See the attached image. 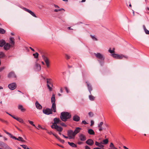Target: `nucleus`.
<instances>
[{
    "mask_svg": "<svg viewBox=\"0 0 149 149\" xmlns=\"http://www.w3.org/2000/svg\"><path fill=\"white\" fill-rule=\"evenodd\" d=\"M54 122L52 123L51 127L53 129L56 130L58 132H62L63 128L61 127L58 126L57 124L61 122V120L58 118H55L54 119Z\"/></svg>",
    "mask_w": 149,
    "mask_h": 149,
    "instance_id": "nucleus-1",
    "label": "nucleus"
},
{
    "mask_svg": "<svg viewBox=\"0 0 149 149\" xmlns=\"http://www.w3.org/2000/svg\"><path fill=\"white\" fill-rule=\"evenodd\" d=\"M72 117L71 114L67 112H63L61 113L60 118L61 120L64 121L66 122L68 119Z\"/></svg>",
    "mask_w": 149,
    "mask_h": 149,
    "instance_id": "nucleus-2",
    "label": "nucleus"
},
{
    "mask_svg": "<svg viewBox=\"0 0 149 149\" xmlns=\"http://www.w3.org/2000/svg\"><path fill=\"white\" fill-rule=\"evenodd\" d=\"M96 57L100 60H98L101 66H102L104 64V57L100 53H94Z\"/></svg>",
    "mask_w": 149,
    "mask_h": 149,
    "instance_id": "nucleus-3",
    "label": "nucleus"
},
{
    "mask_svg": "<svg viewBox=\"0 0 149 149\" xmlns=\"http://www.w3.org/2000/svg\"><path fill=\"white\" fill-rule=\"evenodd\" d=\"M67 135L70 139L74 138L75 136L73 130H71L67 131Z\"/></svg>",
    "mask_w": 149,
    "mask_h": 149,
    "instance_id": "nucleus-4",
    "label": "nucleus"
},
{
    "mask_svg": "<svg viewBox=\"0 0 149 149\" xmlns=\"http://www.w3.org/2000/svg\"><path fill=\"white\" fill-rule=\"evenodd\" d=\"M42 58L45 62L47 68L49 67L50 61L49 58L45 55L42 56Z\"/></svg>",
    "mask_w": 149,
    "mask_h": 149,
    "instance_id": "nucleus-5",
    "label": "nucleus"
},
{
    "mask_svg": "<svg viewBox=\"0 0 149 149\" xmlns=\"http://www.w3.org/2000/svg\"><path fill=\"white\" fill-rule=\"evenodd\" d=\"M42 111L44 113L47 115L52 113V109H51L48 108H46V109H43Z\"/></svg>",
    "mask_w": 149,
    "mask_h": 149,
    "instance_id": "nucleus-6",
    "label": "nucleus"
},
{
    "mask_svg": "<svg viewBox=\"0 0 149 149\" xmlns=\"http://www.w3.org/2000/svg\"><path fill=\"white\" fill-rule=\"evenodd\" d=\"M8 87L10 89L13 90L16 88L17 86L15 83H13L9 84Z\"/></svg>",
    "mask_w": 149,
    "mask_h": 149,
    "instance_id": "nucleus-7",
    "label": "nucleus"
},
{
    "mask_svg": "<svg viewBox=\"0 0 149 149\" xmlns=\"http://www.w3.org/2000/svg\"><path fill=\"white\" fill-rule=\"evenodd\" d=\"M86 84L88 90L90 94L91 93V91L92 90L93 88L92 86L90 84L88 83L87 81H86Z\"/></svg>",
    "mask_w": 149,
    "mask_h": 149,
    "instance_id": "nucleus-8",
    "label": "nucleus"
},
{
    "mask_svg": "<svg viewBox=\"0 0 149 149\" xmlns=\"http://www.w3.org/2000/svg\"><path fill=\"white\" fill-rule=\"evenodd\" d=\"M86 143L87 144L90 146H92L94 144L93 140L91 139H89L87 140L86 141Z\"/></svg>",
    "mask_w": 149,
    "mask_h": 149,
    "instance_id": "nucleus-9",
    "label": "nucleus"
},
{
    "mask_svg": "<svg viewBox=\"0 0 149 149\" xmlns=\"http://www.w3.org/2000/svg\"><path fill=\"white\" fill-rule=\"evenodd\" d=\"M11 47V45L8 43H6L4 46L3 48L5 50L7 51L9 50Z\"/></svg>",
    "mask_w": 149,
    "mask_h": 149,
    "instance_id": "nucleus-10",
    "label": "nucleus"
},
{
    "mask_svg": "<svg viewBox=\"0 0 149 149\" xmlns=\"http://www.w3.org/2000/svg\"><path fill=\"white\" fill-rule=\"evenodd\" d=\"M35 105L36 108L38 109L41 110L42 109V106L40 104H39L37 101L36 102Z\"/></svg>",
    "mask_w": 149,
    "mask_h": 149,
    "instance_id": "nucleus-11",
    "label": "nucleus"
},
{
    "mask_svg": "<svg viewBox=\"0 0 149 149\" xmlns=\"http://www.w3.org/2000/svg\"><path fill=\"white\" fill-rule=\"evenodd\" d=\"M16 75L14 72H10L8 75V77L9 78L11 77L16 78Z\"/></svg>",
    "mask_w": 149,
    "mask_h": 149,
    "instance_id": "nucleus-12",
    "label": "nucleus"
},
{
    "mask_svg": "<svg viewBox=\"0 0 149 149\" xmlns=\"http://www.w3.org/2000/svg\"><path fill=\"white\" fill-rule=\"evenodd\" d=\"M79 136L80 140L81 141H85L86 139V136L83 134H80Z\"/></svg>",
    "mask_w": 149,
    "mask_h": 149,
    "instance_id": "nucleus-13",
    "label": "nucleus"
},
{
    "mask_svg": "<svg viewBox=\"0 0 149 149\" xmlns=\"http://www.w3.org/2000/svg\"><path fill=\"white\" fill-rule=\"evenodd\" d=\"M73 120L75 121L78 122L79 121L80 119L79 116L77 115H75L73 117Z\"/></svg>",
    "mask_w": 149,
    "mask_h": 149,
    "instance_id": "nucleus-14",
    "label": "nucleus"
},
{
    "mask_svg": "<svg viewBox=\"0 0 149 149\" xmlns=\"http://www.w3.org/2000/svg\"><path fill=\"white\" fill-rule=\"evenodd\" d=\"M95 145L98 147L101 148H103L104 147V146L102 145V142L99 143L97 141H95Z\"/></svg>",
    "mask_w": 149,
    "mask_h": 149,
    "instance_id": "nucleus-15",
    "label": "nucleus"
},
{
    "mask_svg": "<svg viewBox=\"0 0 149 149\" xmlns=\"http://www.w3.org/2000/svg\"><path fill=\"white\" fill-rule=\"evenodd\" d=\"M41 69V67L40 65L36 63V70L37 71H39Z\"/></svg>",
    "mask_w": 149,
    "mask_h": 149,
    "instance_id": "nucleus-16",
    "label": "nucleus"
},
{
    "mask_svg": "<svg viewBox=\"0 0 149 149\" xmlns=\"http://www.w3.org/2000/svg\"><path fill=\"white\" fill-rule=\"evenodd\" d=\"M81 128L79 127H77L76 128L74 132H73L75 136L76 134L79 133L80 130H81Z\"/></svg>",
    "mask_w": 149,
    "mask_h": 149,
    "instance_id": "nucleus-17",
    "label": "nucleus"
},
{
    "mask_svg": "<svg viewBox=\"0 0 149 149\" xmlns=\"http://www.w3.org/2000/svg\"><path fill=\"white\" fill-rule=\"evenodd\" d=\"M5 40L3 39L0 40V47H3L6 44Z\"/></svg>",
    "mask_w": 149,
    "mask_h": 149,
    "instance_id": "nucleus-18",
    "label": "nucleus"
},
{
    "mask_svg": "<svg viewBox=\"0 0 149 149\" xmlns=\"http://www.w3.org/2000/svg\"><path fill=\"white\" fill-rule=\"evenodd\" d=\"M18 109L22 112L25 111L26 110V109L24 108L23 106L21 105H19L18 106Z\"/></svg>",
    "mask_w": 149,
    "mask_h": 149,
    "instance_id": "nucleus-19",
    "label": "nucleus"
},
{
    "mask_svg": "<svg viewBox=\"0 0 149 149\" xmlns=\"http://www.w3.org/2000/svg\"><path fill=\"white\" fill-rule=\"evenodd\" d=\"M13 118L17 120V121H18L20 123H23V120L20 118H18L17 117H15V116H14Z\"/></svg>",
    "mask_w": 149,
    "mask_h": 149,
    "instance_id": "nucleus-20",
    "label": "nucleus"
},
{
    "mask_svg": "<svg viewBox=\"0 0 149 149\" xmlns=\"http://www.w3.org/2000/svg\"><path fill=\"white\" fill-rule=\"evenodd\" d=\"M47 84H49L53 86V84L52 83V79H47Z\"/></svg>",
    "mask_w": 149,
    "mask_h": 149,
    "instance_id": "nucleus-21",
    "label": "nucleus"
},
{
    "mask_svg": "<svg viewBox=\"0 0 149 149\" xmlns=\"http://www.w3.org/2000/svg\"><path fill=\"white\" fill-rule=\"evenodd\" d=\"M51 102L52 103H55V95L54 94H53L51 98Z\"/></svg>",
    "mask_w": 149,
    "mask_h": 149,
    "instance_id": "nucleus-22",
    "label": "nucleus"
},
{
    "mask_svg": "<svg viewBox=\"0 0 149 149\" xmlns=\"http://www.w3.org/2000/svg\"><path fill=\"white\" fill-rule=\"evenodd\" d=\"M143 27L145 33L146 34H149V31L146 29L145 25H143Z\"/></svg>",
    "mask_w": 149,
    "mask_h": 149,
    "instance_id": "nucleus-23",
    "label": "nucleus"
},
{
    "mask_svg": "<svg viewBox=\"0 0 149 149\" xmlns=\"http://www.w3.org/2000/svg\"><path fill=\"white\" fill-rule=\"evenodd\" d=\"M52 109L54 112H56V105L55 103H52Z\"/></svg>",
    "mask_w": 149,
    "mask_h": 149,
    "instance_id": "nucleus-24",
    "label": "nucleus"
},
{
    "mask_svg": "<svg viewBox=\"0 0 149 149\" xmlns=\"http://www.w3.org/2000/svg\"><path fill=\"white\" fill-rule=\"evenodd\" d=\"M68 144L71 147L73 148H76L77 147V145L74 144V143L72 142H68Z\"/></svg>",
    "mask_w": 149,
    "mask_h": 149,
    "instance_id": "nucleus-25",
    "label": "nucleus"
},
{
    "mask_svg": "<svg viewBox=\"0 0 149 149\" xmlns=\"http://www.w3.org/2000/svg\"><path fill=\"white\" fill-rule=\"evenodd\" d=\"M88 133L90 135H94L95 134L94 132L91 129H90L88 130Z\"/></svg>",
    "mask_w": 149,
    "mask_h": 149,
    "instance_id": "nucleus-26",
    "label": "nucleus"
},
{
    "mask_svg": "<svg viewBox=\"0 0 149 149\" xmlns=\"http://www.w3.org/2000/svg\"><path fill=\"white\" fill-rule=\"evenodd\" d=\"M10 43L11 44L13 45H14L15 42H14V39L13 37H11L10 38Z\"/></svg>",
    "mask_w": 149,
    "mask_h": 149,
    "instance_id": "nucleus-27",
    "label": "nucleus"
},
{
    "mask_svg": "<svg viewBox=\"0 0 149 149\" xmlns=\"http://www.w3.org/2000/svg\"><path fill=\"white\" fill-rule=\"evenodd\" d=\"M0 121L2 123H5L6 125L8 124V122L7 120H5L4 119H1L0 118Z\"/></svg>",
    "mask_w": 149,
    "mask_h": 149,
    "instance_id": "nucleus-28",
    "label": "nucleus"
},
{
    "mask_svg": "<svg viewBox=\"0 0 149 149\" xmlns=\"http://www.w3.org/2000/svg\"><path fill=\"white\" fill-rule=\"evenodd\" d=\"M28 122L31 125H32L33 126L35 127L37 129H38L35 125L33 124V121L28 120Z\"/></svg>",
    "mask_w": 149,
    "mask_h": 149,
    "instance_id": "nucleus-29",
    "label": "nucleus"
},
{
    "mask_svg": "<svg viewBox=\"0 0 149 149\" xmlns=\"http://www.w3.org/2000/svg\"><path fill=\"white\" fill-rule=\"evenodd\" d=\"M6 31L3 29L0 28V33L1 34H4L6 33Z\"/></svg>",
    "mask_w": 149,
    "mask_h": 149,
    "instance_id": "nucleus-30",
    "label": "nucleus"
},
{
    "mask_svg": "<svg viewBox=\"0 0 149 149\" xmlns=\"http://www.w3.org/2000/svg\"><path fill=\"white\" fill-rule=\"evenodd\" d=\"M19 140H17L21 141V142H26V141L24 140L23 138L20 136H19L18 138H17Z\"/></svg>",
    "mask_w": 149,
    "mask_h": 149,
    "instance_id": "nucleus-31",
    "label": "nucleus"
},
{
    "mask_svg": "<svg viewBox=\"0 0 149 149\" xmlns=\"http://www.w3.org/2000/svg\"><path fill=\"white\" fill-rule=\"evenodd\" d=\"M33 55L35 58H38V57L39 54L38 52H36L35 53L33 54Z\"/></svg>",
    "mask_w": 149,
    "mask_h": 149,
    "instance_id": "nucleus-32",
    "label": "nucleus"
},
{
    "mask_svg": "<svg viewBox=\"0 0 149 149\" xmlns=\"http://www.w3.org/2000/svg\"><path fill=\"white\" fill-rule=\"evenodd\" d=\"M5 55L4 53L3 52H0V57L1 58H3L5 57Z\"/></svg>",
    "mask_w": 149,
    "mask_h": 149,
    "instance_id": "nucleus-33",
    "label": "nucleus"
},
{
    "mask_svg": "<svg viewBox=\"0 0 149 149\" xmlns=\"http://www.w3.org/2000/svg\"><path fill=\"white\" fill-rule=\"evenodd\" d=\"M108 141H109L107 139H106L104 140L103 141V142H102V143L104 144H106L108 143Z\"/></svg>",
    "mask_w": 149,
    "mask_h": 149,
    "instance_id": "nucleus-34",
    "label": "nucleus"
},
{
    "mask_svg": "<svg viewBox=\"0 0 149 149\" xmlns=\"http://www.w3.org/2000/svg\"><path fill=\"white\" fill-rule=\"evenodd\" d=\"M29 13L31 15H32L33 17H36V15L34 14V13L31 10H30L29 12Z\"/></svg>",
    "mask_w": 149,
    "mask_h": 149,
    "instance_id": "nucleus-35",
    "label": "nucleus"
},
{
    "mask_svg": "<svg viewBox=\"0 0 149 149\" xmlns=\"http://www.w3.org/2000/svg\"><path fill=\"white\" fill-rule=\"evenodd\" d=\"M115 50V49L114 48H113L112 50H111V48H110L109 50V51L110 53L113 54Z\"/></svg>",
    "mask_w": 149,
    "mask_h": 149,
    "instance_id": "nucleus-36",
    "label": "nucleus"
},
{
    "mask_svg": "<svg viewBox=\"0 0 149 149\" xmlns=\"http://www.w3.org/2000/svg\"><path fill=\"white\" fill-rule=\"evenodd\" d=\"M117 59H122L124 56L122 55H120L118 54V56H117Z\"/></svg>",
    "mask_w": 149,
    "mask_h": 149,
    "instance_id": "nucleus-37",
    "label": "nucleus"
},
{
    "mask_svg": "<svg viewBox=\"0 0 149 149\" xmlns=\"http://www.w3.org/2000/svg\"><path fill=\"white\" fill-rule=\"evenodd\" d=\"M109 147L111 148V149H114V148H115L114 145L112 142L111 143L110 145H109Z\"/></svg>",
    "mask_w": 149,
    "mask_h": 149,
    "instance_id": "nucleus-38",
    "label": "nucleus"
},
{
    "mask_svg": "<svg viewBox=\"0 0 149 149\" xmlns=\"http://www.w3.org/2000/svg\"><path fill=\"white\" fill-rule=\"evenodd\" d=\"M89 98L91 101H93L94 100L95 97L93 95H91L89 96Z\"/></svg>",
    "mask_w": 149,
    "mask_h": 149,
    "instance_id": "nucleus-39",
    "label": "nucleus"
},
{
    "mask_svg": "<svg viewBox=\"0 0 149 149\" xmlns=\"http://www.w3.org/2000/svg\"><path fill=\"white\" fill-rule=\"evenodd\" d=\"M10 136L11 138H12L13 139H14L15 140H19L17 138H16L15 136H13V135L12 134H11L10 135Z\"/></svg>",
    "mask_w": 149,
    "mask_h": 149,
    "instance_id": "nucleus-40",
    "label": "nucleus"
},
{
    "mask_svg": "<svg viewBox=\"0 0 149 149\" xmlns=\"http://www.w3.org/2000/svg\"><path fill=\"white\" fill-rule=\"evenodd\" d=\"M60 125L63 127H66L67 126V125L65 124L64 123L61 122L60 123Z\"/></svg>",
    "mask_w": 149,
    "mask_h": 149,
    "instance_id": "nucleus-41",
    "label": "nucleus"
},
{
    "mask_svg": "<svg viewBox=\"0 0 149 149\" xmlns=\"http://www.w3.org/2000/svg\"><path fill=\"white\" fill-rule=\"evenodd\" d=\"M22 9L24 10V11H25L29 13L30 10L29 9H27V8H24V7Z\"/></svg>",
    "mask_w": 149,
    "mask_h": 149,
    "instance_id": "nucleus-42",
    "label": "nucleus"
},
{
    "mask_svg": "<svg viewBox=\"0 0 149 149\" xmlns=\"http://www.w3.org/2000/svg\"><path fill=\"white\" fill-rule=\"evenodd\" d=\"M114 58H117V56L118 54H113L111 55Z\"/></svg>",
    "mask_w": 149,
    "mask_h": 149,
    "instance_id": "nucleus-43",
    "label": "nucleus"
},
{
    "mask_svg": "<svg viewBox=\"0 0 149 149\" xmlns=\"http://www.w3.org/2000/svg\"><path fill=\"white\" fill-rule=\"evenodd\" d=\"M52 135L54 136L58 140L60 138L56 134L53 133Z\"/></svg>",
    "mask_w": 149,
    "mask_h": 149,
    "instance_id": "nucleus-44",
    "label": "nucleus"
},
{
    "mask_svg": "<svg viewBox=\"0 0 149 149\" xmlns=\"http://www.w3.org/2000/svg\"><path fill=\"white\" fill-rule=\"evenodd\" d=\"M52 135L54 136L58 140L60 138L56 134L53 133Z\"/></svg>",
    "mask_w": 149,
    "mask_h": 149,
    "instance_id": "nucleus-45",
    "label": "nucleus"
},
{
    "mask_svg": "<svg viewBox=\"0 0 149 149\" xmlns=\"http://www.w3.org/2000/svg\"><path fill=\"white\" fill-rule=\"evenodd\" d=\"M52 135L54 136L58 140L60 138L56 134L53 133Z\"/></svg>",
    "mask_w": 149,
    "mask_h": 149,
    "instance_id": "nucleus-46",
    "label": "nucleus"
},
{
    "mask_svg": "<svg viewBox=\"0 0 149 149\" xmlns=\"http://www.w3.org/2000/svg\"><path fill=\"white\" fill-rule=\"evenodd\" d=\"M88 115L90 117H92L94 116L93 113L91 112H90L88 113Z\"/></svg>",
    "mask_w": 149,
    "mask_h": 149,
    "instance_id": "nucleus-47",
    "label": "nucleus"
},
{
    "mask_svg": "<svg viewBox=\"0 0 149 149\" xmlns=\"http://www.w3.org/2000/svg\"><path fill=\"white\" fill-rule=\"evenodd\" d=\"M91 37L94 40H97V39L94 36H93L92 35H90Z\"/></svg>",
    "mask_w": 149,
    "mask_h": 149,
    "instance_id": "nucleus-48",
    "label": "nucleus"
},
{
    "mask_svg": "<svg viewBox=\"0 0 149 149\" xmlns=\"http://www.w3.org/2000/svg\"><path fill=\"white\" fill-rule=\"evenodd\" d=\"M47 86L48 88L49 89L50 91H51L52 90V88L51 87L49 84H47Z\"/></svg>",
    "mask_w": 149,
    "mask_h": 149,
    "instance_id": "nucleus-49",
    "label": "nucleus"
},
{
    "mask_svg": "<svg viewBox=\"0 0 149 149\" xmlns=\"http://www.w3.org/2000/svg\"><path fill=\"white\" fill-rule=\"evenodd\" d=\"M47 86L48 88L49 89L50 91H51L52 90V88L51 87L49 84H47Z\"/></svg>",
    "mask_w": 149,
    "mask_h": 149,
    "instance_id": "nucleus-50",
    "label": "nucleus"
},
{
    "mask_svg": "<svg viewBox=\"0 0 149 149\" xmlns=\"http://www.w3.org/2000/svg\"><path fill=\"white\" fill-rule=\"evenodd\" d=\"M65 58L67 60H68V59H70V57L69 55H68L67 54H65Z\"/></svg>",
    "mask_w": 149,
    "mask_h": 149,
    "instance_id": "nucleus-51",
    "label": "nucleus"
},
{
    "mask_svg": "<svg viewBox=\"0 0 149 149\" xmlns=\"http://www.w3.org/2000/svg\"><path fill=\"white\" fill-rule=\"evenodd\" d=\"M58 140L62 143H64L65 142L64 140L61 139L60 138Z\"/></svg>",
    "mask_w": 149,
    "mask_h": 149,
    "instance_id": "nucleus-52",
    "label": "nucleus"
},
{
    "mask_svg": "<svg viewBox=\"0 0 149 149\" xmlns=\"http://www.w3.org/2000/svg\"><path fill=\"white\" fill-rule=\"evenodd\" d=\"M3 131L5 133L9 135V136H10V135L11 134L10 133H9L8 132H7L5 130H3Z\"/></svg>",
    "mask_w": 149,
    "mask_h": 149,
    "instance_id": "nucleus-53",
    "label": "nucleus"
},
{
    "mask_svg": "<svg viewBox=\"0 0 149 149\" xmlns=\"http://www.w3.org/2000/svg\"><path fill=\"white\" fill-rule=\"evenodd\" d=\"M146 13H149V7H147L146 8Z\"/></svg>",
    "mask_w": 149,
    "mask_h": 149,
    "instance_id": "nucleus-54",
    "label": "nucleus"
},
{
    "mask_svg": "<svg viewBox=\"0 0 149 149\" xmlns=\"http://www.w3.org/2000/svg\"><path fill=\"white\" fill-rule=\"evenodd\" d=\"M103 124V123L102 122H101L98 125V127H102V125Z\"/></svg>",
    "mask_w": 149,
    "mask_h": 149,
    "instance_id": "nucleus-55",
    "label": "nucleus"
},
{
    "mask_svg": "<svg viewBox=\"0 0 149 149\" xmlns=\"http://www.w3.org/2000/svg\"><path fill=\"white\" fill-rule=\"evenodd\" d=\"M5 149H12L8 145H7L5 148Z\"/></svg>",
    "mask_w": 149,
    "mask_h": 149,
    "instance_id": "nucleus-56",
    "label": "nucleus"
},
{
    "mask_svg": "<svg viewBox=\"0 0 149 149\" xmlns=\"http://www.w3.org/2000/svg\"><path fill=\"white\" fill-rule=\"evenodd\" d=\"M65 90L67 93H69V91L68 88L67 87H65Z\"/></svg>",
    "mask_w": 149,
    "mask_h": 149,
    "instance_id": "nucleus-57",
    "label": "nucleus"
},
{
    "mask_svg": "<svg viewBox=\"0 0 149 149\" xmlns=\"http://www.w3.org/2000/svg\"><path fill=\"white\" fill-rule=\"evenodd\" d=\"M39 52L41 54V56H42V55H45L44 54V52H42L41 51H39Z\"/></svg>",
    "mask_w": 149,
    "mask_h": 149,
    "instance_id": "nucleus-58",
    "label": "nucleus"
},
{
    "mask_svg": "<svg viewBox=\"0 0 149 149\" xmlns=\"http://www.w3.org/2000/svg\"><path fill=\"white\" fill-rule=\"evenodd\" d=\"M6 113L8 114V115H10V116H11V117H13H13H14V116H13L10 113H8V112H6Z\"/></svg>",
    "mask_w": 149,
    "mask_h": 149,
    "instance_id": "nucleus-59",
    "label": "nucleus"
},
{
    "mask_svg": "<svg viewBox=\"0 0 149 149\" xmlns=\"http://www.w3.org/2000/svg\"><path fill=\"white\" fill-rule=\"evenodd\" d=\"M85 149H91L88 146H85Z\"/></svg>",
    "mask_w": 149,
    "mask_h": 149,
    "instance_id": "nucleus-60",
    "label": "nucleus"
},
{
    "mask_svg": "<svg viewBox=\"0 0 149 149\" xmlns=\"http://www.w3.org/2000/svg\"><path fill=\"white\" fill-rule=\"evenodd\" d=\"M56 145L57 146H59V147H61V148H64V147L63 146H62V145H59V144H57V143L56 144Z\"/></svg>",
    "mask_w": 149,
    "mask_h": 149,
    "instance_id": "nucleus-61",
    "label": "nucleus"
},
{
    "mask_svg": "<svg viewBox=\"0 0 149 149\" xmlns=\"http://www.w3.org/2000/svg\"><path fill=\"white\" fill-rule=\"evenodd\" d=\"M4 69V67H2L0 68V72L2 71Z\"/></svg>",
    "mask_w": 149,
    "mask_h": 149,
    "instance_id": "nucleus-62",
    "label": "nucleus"
},
{
    "mask_svg": "<svg viewBox=\"0 0 149 149\" xmlns=\"http://www.w3.org/2000/svg\"><path fill=\"white\" fill-rule=\"evenodd\" d=\"M60 11V10H59V9H55L54 10V11L56 12Z\"/></svg>",
    "mask_w": 149,
    "mask_h": 149,
    "instance_id": "nucleus-63",
    "label": "nucleus"
},
{
    "mask_svg": "<svg viewBox=\"0 0 149 149\" xmlns=\"http://www.w3.org/2000/svg\"><path fill=\"white\" fill-rule=\"evenodd\" d=\"M82 123L85 125L87 124L85 120L82 121Z\"/></svg>",
    "mask_w": 149,
    "mask_h": 149,
    "instance_id": "nucleus-64",
    "label": "nucleus"
}]
</instances>
